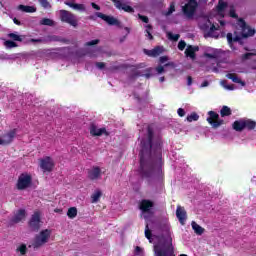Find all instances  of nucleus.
I'll list each match as a JSON object with an SVG mask.
<instances>
[{"mask_svg": "<svg viewBox=\"0 0 256 256\" xmlns=\"http://www.w3.org/2000/svg\"><path fill=\"white\" fill-rule=\"evenodd\" d=\"M140 175L144 179H163V138L155 136L149 125L140 142Z\"/></svg>", "mask_w": 256, "mask_h": 256, "instance_id": "obj_1", "label": "nucleus"}, {"mask_svg": "<svg viewBox=\"0 0 256 256\" xmlns=\"http://www.w3.org/2000/svg\"><path fill=\"white\" fill-rule=\"evenodd\" d=\"M236 25L240 29L241 34L240 36L235 35V37H233L232 33H228L226 37L229 45H233V43H241L242 39L253 37L256 33L255 28H251L249 25H247V22H245V19L243 18H238Z\"/></svg>", "mask_w": 256, "mask_h": 256, "instance_id": "obj_2", "label": "nucleus"}, {"mask_svg": "<svg viewBox=\"0 0 256 256\" xmlns=\"http://www.w3.org/2000/svg\"><path fill=\"white\" fill-rule=\"evenodd\" d=\"M154 253L155 256H176L171 238L160 240L159 243L154 245ZM180 256H187V254H180Z\"/></svg>", "mask_w": 256, "mask_h": 256, "instance_id": "obj_3", "label": "nucleus"}, {"mask_svg": "<svg viewBox=\"0 0 256 256\" xmlns=\"http://www.w3.org/2000/svg\"><path fill=\"white\" fill-rule=\"evenodd\" d=\"M49 239H51V230H42L39 234L34 236V239L32 240L31 244L28 245V248L31 249L32 247L34 251H37L44 245H47V243H49Z\"/></svg>", "mask_w": 256, "mask_h": 256, "instance_id": "obj_4", "label": "nucleus"}, {"mask_svg": "<svg viewBox=\"0 0 256 256\" xmlns=\"http://www.w3.org/2000/svg\"><path fill=\"white\" fill-rule=\"evenodd\" d=\"M255 127L256 122L254 120L245 118L236 120L232 124V128L234 129V131H237L238 133H241V131H244L245 129H247L248 131H253Z\"/></svg>", "mask_w": 256, "mask_h": 256, "instance_id": "obj_5", "label": "nucleus"}, {"mask_svg": "<svg viewBox=\"0 0 256 256\" xmlns=\"http://www.w3.org/2000/svg\"><path fill=\"white\" fill-rule=\"evenodd\" d=\"M59 15L60 21H62V23H67L71 27H74V29L79 26V20L77 19V16L72 12L68 10H60Z\"/></svg>", "mask_w": 256, "mask_h": 256, "instance_id": "obj_6", "label": "nucleus"}, {"mask_svg": "<svg viewBox=\"0 0 256 256\" xmlns=\"http://www.w3.org/2000/svg\"><path fill=\"white\" fill-rule=\"evenodd\" d=\"M31 183H33V177H31L30 174L22 173L18 177L16 189H18V191H25V189L31 187Z\"/></svg>", "mask_w": 256, "mask_h": 256, "instance_id": "obj_7", "label": "nucleus"}, {"mask_svg": "<svg viewBox=\"0 0 256 256\" xmlns=\"http://www.w3.org/2000/svg\"><path fill=\"white\" fill-rule=\"evenodd\" d=\"M197 7H199L197 0H188V2L182 6V13L187 17V19H193L195 11H197Z\"/></svg>", "mask_w": 256, "mask_h": 256, "instance_id": "obj_8", "label": "nucleus"}, {"mask_svg": "<svg viewBox=\"0 0 256 256\" xmlns=\"http://www.w3.org/2000/svg\"><path fill=\"white\" fill-rule=\"evenodd\" d=\"M28 227L30 231L37 233L41 229V212L35 211L30 220L28 221Z\"/></svg>", "mask_w": 256, "mask_h": 256, "instance_id": "obj_9", "label": "nucleus"}, {"mask_svg": "<svg viewBox=\"0 0 256 256\" xmlns=\"http://www.w3.org/2000/svg\"><path fill=\"white\" fill-rule=\"evenodd\" d=\"M209 117L207 118V121L209 125H211L212 129H219L221 125H225V120L220 119L219 115L215 111H209L208 112Z\"/></svg>", "mask_w": 256, "mask_h": 256, "instance_id": "obj_10", "label": "nucleus"}, {"mask_svg": "<svg viewBox=\"0 0 256 256\" xmlns=\"http://www.w3.org/2000/svg\"><path fill=\"white\" fill-rule=\"evenodd\" d=\"M25 217H27V211H25V209H19L9 220L8 225L13 227V225H17L18 223H21V221H25Z\"/></svg>", "mask_w": 256, "mask_h": 256, "instance_id": "obj_11", "label": "nucleus"}, {"mask_svg": "<svg viewBox=\"0 0 256 256\" xmlns=\"http://www.w3.org/2000/svg\"><path fill=\"white\" fill-rule=\"evenodd\" d=\"M54 167L55 162H53V159L50 156H46L40 160V169H42L43 173H51Z\"/></svg>", "mask_w": 256, "mask_h": 256, "instance_id": "obj_12", "label": "nucleus"}, {"mask_svg": "<svg viewBox=\"0 0 256 256\" xmlns=\"http://www.w3.org/2000/svg\"><path fill=\"white\" fill-rule=\"evenodd\" d=\"M90 135H92V137H101V135L109 136V132H107L106 128H97V125H95V123H91Z\"/></svg>", "mask_w": 256, "mask_h": 256, "instance_id": "obj_13", "label": "nucleus"}, {"mask_svg": "<svg viewBox=\"0 0 256 256\" xmlns=\"http://www.w3.org/2000/svg\"><path fill=\"white\" fill-rule=\"evenodd\" d=\"M96 17H99V19H102L103 21H105L109 25H116V26L120 25L119 20H117V18H115L113 16H108V15H105L101 12H96Z\"/></svg>", "mask_w": 256, "mask_h": 256, "instance_id": "obj_14", "label": "nucleus"}, {"mask_svg": "<svg viewBox=\"0 0 256 256\" xmlns=\"http://www.w3.org/2000/svg\"><path fill=\"white\" fill-rule=\"evenodd\" d=\"M116 9H119L120 11H125V13H135V9H133V7L121 2V0H111Z\"/></svg>", "mask_w": 256, "mask_h": 256, "instance_id": "obj_15", "label": "nucleus"}, {"mask_svg": "<svg viewBox=\"0 0 256 256\" xmlns=\"http://www.w3.org/2000/svg\"><path fill=\"white\" fill-rule=\"evenodd\" d=\"M15 137H17V129L15 128L3 134L2 139L4 140V145H11Z\"/></svg>", "mask_w": 256, "mask_h": 256, "instance_id": "obj_16", "label": "nucleus"}, {"mask_svg": "<svg viewBox=\"0 0 256 256\" xmlns=\"http://www.w3.org/2000/svg\"><path fill=\"white\" fill-rule=\"evenodd\" d=\"M101 177V168L99 166H94L88 171V179L90 181H97Z\"/></svg>", "mask_w": 256, "mask_h": 256, "instance_id": "obj_17", "label": "nucleus"}, {"mask_svg": "<svg viewBox=\"0 0 256 256\" xmlns=\"http://www.w3.org/2000/svg\"><path fill=\"white\" fill-rule=\"evenodd\" d=\"M197 51H199V46L188 45L184 53L186 57L195 60L197 58Z\"/></svg>", "mask_w": 256, "mask_h": 256, "instance_id": "obj_18", "label": "nucleus"}, {"mask_svg": "<svg viewBox=\"0 0 256 256\" xmlns=\"http://www.w3.org/2000/svg\"><path fill=\"white\" fill-rule=\"evenodd\" d=\"M176 217L179 223L185 225V221H187V211H185V208L178 206L176 209Z\"/></svg>", "mask_w": 256, "mask_h": 256, "instance_id": "obj_19", "label": "nucleus"}, {"mask_svg": "<svg viewBox=\"0 0 256 256\" xmlns=\"http://www.w3.org/2000/svg\"><path fill=\"white\" fill-rule=\"evenodd\" d=\"M153 205H154V204H153V201L144 199V200H142V201L140 202L139 209H140V211H142L143 213H149V211H151Z\"/></svg>", "mask_w": 256, "mask_h": 256, "instance_id": "obj_20", "label": "nucleus"}, {"mask_svg": "<svg viewBox=\"0 0 256 256\" xmlns=\"http://www.w3.org/2000/svg\"><path fill=\"white\" fill-rule=\"evenodd\" d=\"M209 25L210 29H209ZM203 29H209L208 33L206 35H204V37H213V33H215V31H219V24L215 25L211 23V20H208V24H204L203 25Z\"/></svg>", "mask_w": 256, "mask_h": 256, "instance_id": "obj_21", "label": "nucleus"}, {"mask_svg": "<svg viewBox=\"0 0 256 256\" xmlns=\"http://www.w3.org/2000/svg\"><path fill=\"white\" fill-rule=\"evenodd\" d=\"M145 55H148V57H159L160 54L163 53V48L161 46H156L152 50L144 49Z\"/></svg>", "mask_w": 256, "mask_h": 256, "instance_id": "obj_22", "label": "nucleus"}, {"mask_svg": "<svg viewBox=\"0 0 256 256\" xmlns=\"http://www.w3.org/2000/svg\"><path fill=\"white\" fill-rule=\"evenodd\" d=\"M229 7V4L223 0L218 1V5L216 6V10L218 15H221L223 17V13H225V9Z\"/></svg>", "mask_w": 256, "mask_h": 256, "instance_id": "obj_23", "label": "nucleus"}, {"mask_svg": "<svg viewBox=\"0 0 256 256\" xmlns=\"http://www.w3.org/2000/svg\"><path fill=\"white\" fill-rule=\"evenodd\" d=\"M226 77H227V79H230L231 81H233V83H238L242 87H245V81L241 80V78H239V76H237V74H235V73H228L226 75Z\"/></svg>", "mask_w": 256, "mask_h": 256, "instance_id": "obj_24", "label": "nucleus"}, {"mask_svg": "<svg viewBox=\"0 0 256 256\" xmlns=\"http://www.w3.org/2000/svg\"><path fill=\"white\" fill-rule=\"evenodd\" d=\"M19 11H23L24 13H36L37 8L35 6H25L23 4H20L18 6Z\"/></svg>", "mask_w": 256, "mask_h": 256, "instance_id": "obj_25", "label": "nucleus"}, {"mask_svg": "<svg viewBox=\"0 0 256 256\" xmlns=\"http://www.w3.org/2000/svg\"><path fill=\"white\" fill-rule=\"evenodd\" d=\"M191 225L196 235H202L203 233H205V228L201 227L199 224H197V222L192 221Z\"/></svg>", "mask_w": 256, "mask_h": 256, "instance_id": "obj_26", "label": "nucleus"}, {"mask_svg": "<svg viewBox=\"0 0 256 256\" xmlns=\"http://www.w3.org/2000/svg\"><path fill=\"white\" fill-rule=\"evenodd\" d=\"M64 3L65 5H67L68 7H71L72 9H75L76 11H85V5L83 4H75L69 1H66Z\"/></svg>", "mask_w": 256, "mask_h": 256, "instance_id": "obj_27", "label": "nucleus"}, {"mask_svg": "<svg viewBox=\"0 0 256 256\" xmlns=\"http://www.w3.org/2000/svg\"><path fill=\"white\" fill-rule=\"evenodd\" d=\"M165 67H175V62H168L166 64H164V66H157L156 67V72L158 73V75H161V73H165Z\"/></svg>", "mask_w": 256, "mask_h": 256, "instance_id": "obj_28", "label": "nucleus"}, {"mask_svg": "<svg viewBox=\"0 0 256 256\" xmlns=\"http://www.w3.org/2000/svg\"><path fill=\"white\" fill-rule=\"evenodd\" d=\"M220 115L221 117H230V115H232L231 108H229V106H223L220 110Z\"/></svg>", "mask_w": 256, "mask_h": 256, "instance_id": "obj_29", "label": "nucleus"}, {"mask_svg": "<svg viewBox=\"0 0 256 256\" xmlns=\"http://www.w3.org/2000/svg\"><path fill=\"white\" fill-rule=\"evenodd\" d=\"M103 195V193L100 190L95 191L92 195H91V203H98L99 199H101V196Z\"/></svg>", "mask_w": 256, "mask_h": 256, "instance_id": "obj_30", "label": "nucleus"}, {"mask_svg": "<svg viewBox=\"0 0 256 256\" xmlns=\"http://www.w3.org/2000/svg\"><path fill=\"white\" fill-rule=\"evenodd\" d=\"M40 25H46L47 27H54L55 21L51 20L50 18H43L40 20Z\"/></svg>", "mask_w": 256, "mask_h": 256, "instance_id": "obj_31", "label": "nucleus"}, {"mask_svg": "<svg viewBox=\"0 0 256 256\" xmlns=\"http://www.w3.org/2000/svg\"><path fill=\"white\" fill-rule=\"evenodd\" d=\"M60 41L59 36L56 35H48L44 38V43H53Z\"/></svg>", "mask_w": 256, "mask_h": 256, "instance_id": "obj_32", "label": "nucleus"}, {"mask_svg": "<svg viewBox=\"0 0 256 256\" xmlns=\"http://www.w3.org/2000/svg\"><path fill=\"white\" fill-rule=\"evenodd\" d=\"M67 216L69 217V219H75V217H77V208L70 207L67 211Z\"/></svg>", "mask_w": 256, "mask_h": 256, "instance_id": "obj_33", "label": "nucleus"}, {"mask_svg": "<svg viewBox=\"0 0 256 256\" xmlns=\"http://www.w3.org/2000/svg\"><path fill=\"white\" fill-rule=\"evenodd\" d=\"M151 31H153V26L151 24L146 25V37H148L150 41H153V34H151Z\"/></svg>", "mask_w": 256, "mask_h": 256, "instance_id": "obj_34", "label": "nucleus"}, {"mask_svg": "<svg viewBox=\"0 0 256 256\" xmlns=\"http://www.w3.org/2000/svg\"><path fill=\"white\" fill-rule=\"evenodd\" d=\"M186 119L189 123H193V121H199V115L196 112H193L188 115Z\"/></svg>", "mask_w": 256, "mask_h": 256, "instance_id": "obj_35", "label": "nucleus"}, {"mask_svg": "<svg viewBox=\"0 0 256 256\" xmlns=\"http://www.w3.org/2000/svg\"><path fill=\"white\" fill-rule=\"evenodd\" d=\"M4 45H5V47H7V49H13V48L17 47V43L13 40H6L4 42Z\"/></svg>", "mask_w": 256, "mask_h": 256, "instance_id": "obj_36", "label": "nucleus"}, {"mask_svg": "<svg viewBox=\"0 0 256 256\" xmlns=\"http://www.w3.org/2000/svg\"><path fill=\"white\" fill-rule=\"evenodd\" d=\"M38 3L43 7V9H51V3H49L47 0H37Z\"/></svg>", "mask_w": 256, "mask_h": 256, "instance_id": "obj_37", "label": "nucleus"}, {"mask_svg": "<svg viewBox=\"0 0 256 256\" xmlns=\"http://www.w3.org/2000/svg\"><path fill=\"white\" fill-rule=\"evenodd\" d=\"M8 37H9L10 39H12V41H19V42L23 41V38H21L20 35L15 34V33H10V34H8Z\"/></svg>", "mask_w": 256, "mask_h": 256, "instance_id": "obj_38", "label": "nucleus"}, {"mask_svg": "<svg viewBox=\"0 0 256 256\" xmlns=\"http://www.w3.org/2000/svg\"><path fill=\"white\" fill-rule=\"evenodd\" d=\"M17 251H19L20 255H27V245L26 244H21L17 248Z\"/></svg>", "mask_w": 256, "mask_h": 256, "instance_id": "obj_39", "label": "nucleus"}, {"mask_svg": "<svg viewBox=\"0 0 256 256\" xmlns=\"http://www.w3.org/2000/svg\"><path fill=\"white\" fill-rule=\"evenodd\" d=\"M172 13H175V2L170 3L166 16L172 15Z\"/></svg>", "mask_w": 256, "mask_h": 256, "instance_id": "obj_40", "label": "nucleus"}, {"mask_svg": "<svg viewBox=\"0 0 256 256\" xmlns=\"http://www.w3.org/2000/svg\"><path fill=\"white\" fill-rule=\"evenodd\" d=\"M145 237L146 239H149V240H151V237H153V233L149 229V224H147L145 227Z\"/></svg>", "mask_w": 256, "mask_h": 256, "instance_id": "obj_41", "label": "nucleus"}, {"mask_svg": "<svg viewBox=\"0 0 256 256\" xmlns=\"http://www.w3.org/2000/svg\"><path fill=\"white\" fill-rule=\"evenodd\" d=\"M179 37H181V35L168 33V39H170V41H179Z\"/></svg>", "mask_w": 256, "mask_h": 256, "instance_id": "obj_42", "label": "nucleus"}, {"mask_svg": "<svg viewBox=\"0 0 256 256\" xmlns=\"http://www.w3.org/2000/svg\"><path fill=\"white\" fill-rule=\"evenodd\" d=\"M256 53L255 52H247L243 54L242 59L244 61H247V59H251V57H255Z\"/></svg>", "mask_w": 256, "mask_h": 256, "instance_id": "obj_43", "label": "nucleus"}, {"mask_svg": "<svg viewBox=\"0 0 256 256\" xmlns=\"http://www.w3.org/2000/svg\"><path fill=\"white\" fill-rule=\"evenodd\" d=\"M229 15H230V17H232V19H239V15H237V12L235 11V8L230 9Z\"/></svg>", "mask_w": 256, "mask_h": 256, "instance_id": "obj_44", "label": "nucleus"}, {"mask_svg": "<svg viewBox=\"0 0 256 256\" xmlns=\"http://www.w3.org/2000/svg\"><path fill=\"white\" fill-rule=\"evenodd\" d=\"M185 47H187V43H186L184 40H181V41L178 43V49H179V51H184V50H185Z\"/></svg>", "mask_w": 256, "mask_h": 256, "instance_id": "obj_45", "label": "nucleus"}, {"mask_svg": "<svg viewBox=\"0 0 256 256\" xmlns=\"http://www.w3.org/2000/svg\"><path fill=\"white\" fill-rule=\"evenodd\" d=\"M99 43V39H95V40H92V41H89V42H86V47H93V45H98Z\"/></svg>", "mask_w": 256, "mask_h": 256, "instance_id": "obj_46", "label": "nucleus"}, {"mask_svg": "<svg viewBox=\"0 0 256 256\" xmlns=\"http://www.w3.org/2000/svg\"><path fill=\"white\" fill-rule=\"evenodd\" d=\"M30 43H45V39H43V38H38V39L32 38V39H30Z\"/></svg>", "mask_w": 256, "mask_h": 256, "instance_id": "obj_47", "label": "nucleus"}, {"mask_svg": "<svg viewBox=\"0 0 256 256\" xmlns=\"http://www.w3.org/2000/svg\"><path fill=\"white\" fill-rule=\"evenodd\" d=\"M138 17H139V19H141V21H142L143 23H149V17L143 16V15H141V14H138Z\"/></svg>", "mask_w": 256, "mask_h": 256, "instance_id": "obj_48", "label": "nucleus"}, {"mask_svg": "<svg viewBox=\"0 0 256 256\" xmlns=\"http://www.w3.org/2000/svg\"><path fill=\"white\" fill-rule=\"evenodd\" d=\"M159 61H160V63H167V61H169V56H161L160 58H159Z\"/></svg>", "mask_w": 256, "mask_h": 256, "instance_id": "obj_49", "label": "nucleus"}, {"mask_svg": "<svg viewBox=\"0 0 256 256\" xmlns=\"http://www.w3.org/2000/svg\"><path fill=\"white\" fill-rule=\"evenodd\" d=\"M177 113H178L179 117H185V109L179 108L177 110Z\"/></svg>", "mask_w": 256, "mask_h": 256, "instance_id": "obj_50", "label": "nucleus"}, {"mask_svg": "<svg viewBox=\"0 0 256 256\" xmlns=\"http://www.w3.org/2000/svg\"><path fill=\"white\" fill-rule=\"evenodd\" d=\"M96 67L99 69H105V62H96Z\"/></svg>", "mask_w": 256, "mask_h": 256, "instance_id": "obj_51", "label": "nucleus"}, {"mask_svg": "<svg viewBox=\"0 0 256 256\" xmlns=\"http://www.w3.org/2000/svg\"><path fill=\"white\" fill-rule=\"evenodd\" d=\"M205 57H207L208 59H217V56L215 54H211V53H206Z\"/></svg>", "mask_w": 256, "mask_h": 256, "instance_id": "obj_52", "label": "nucleus"}, {"mask_svg": "<svg viewBox=\"0 0 256 256\" xmlns=\"http://www.w3.org/2000/svg\"><path fill=\"white\" fill-rule=\"evenodd\" d=\"M91 6L93 7V9H95L96 11H101V7L97 4H95V2L91 3Z\"/></svg>", "mask_w": 256, "mask_h": 256, "instance_id": "obj_53", "label": "nucleus"}, {"mask_svg": "<svg viewBox=\"0 0 256 256\" xmlns=\"http://www.w3.org/2000/svg\"><path fill=\"white\" fill-rule=\"evenodd\" d=\"M187 85L190 87V85H193V78L191 76L187 77Z\"/></svg>", "mask_w": 256, "mask_h": 256, "instance_id": "obj_54", "label": "nucleus"}, {"mask_svg": "<svg viewBox=\"0 0 256 256\" xmlns=\"http://www.w3.org/2000/svg\"><path fill=\"white\" fill-rule=\"evenodd\" d=\"M225 88L228 89V91H233L235 89V85H226Z\"/></svg>", "mask_w": 256, "mask_h": 256, "instance_id": "obj_55", "label": "nucleus"}, {"mask_svg": "<svg viewBox=\"0 0 256 256\" xmlns=\"http://www.w3.org/2000/svg\"><path fill=\"white\" fill-rule=\"evenodd\" d=\"M121 69V66H112L110 67V71H119Z\"/></svg>", "mask_w": 256, "mask_h": 256, "instance_id": "obj_56", "label": "nucleus"}, {"mask_svg": "<svg viewBox=\"0 0 256 256\" xmlns=\"http://www.w3.org/2000/svg\"><path fill=\"white\" fill-rule=\"evenodd\" d=\"M141 251H142L141 247L136 246V248H135V254H136V255H139V253H141Z\"/></svg>", "mask_w": 256, "mask_h": 256, "instance_id": "obj_57", "label": "nucleus"}, {"mask_svg": "<svg viewBox=\"0 0 256 256\" xmlns=\"http://www.w3.org/2000/svg\"><path fill=\"white\" fill-rule=\"evenodd\" d=\"M13 22L15 23V25H21V21H19V19L14 18Z\"/></svg>", "mask_w": 256, "mask_h": 256, "instance_id": "obj_58", "label": "nucleus"}, {"mask_svg": "<svg viewBox=\"0 0 256 256\" xmlns=\"http://www.w3.org/2000/svg\"><path fill=\"white\" fill-rule=\"evenodd\" d=\"M201 87H209V82L208 81H204L202 83Z\"/></svg>", "mask_w": 256, "mask_h": 256, "instance_id": "obj_59", "label": "nucleus"}, {"mask_svg": "<svg viewBox=\"0 0 256 256\" xmlns=\"http://www.w3.org/2000/svg\"><path fill=\"white\" fill-rule=\"evenodd\" d=\"M54 212H55V213H63V210H62V209H59V208H56V209L54 210Z\"/></svg>", "mask_w": 256, "mask_h": 256, "instance_id": "obj_60", "label": "nucleus"}, {"mask_svg": "<svg viewBox=\"0 0 256 256\" xmlns=\"http://www.w3.org/2000/svg\"><path fill=\"white\" fill-rule=\"evenodd\" d=\"M219 23H220L221 27H224V25H225V21L220 20V21H219Z\"/></svg>", "mask_w": 256, "mask_h": 256, "instance_id": "obj_61", "label": "nucleus"}, {"mask_svg": "<svg viewBox=\"0 0 256 256\" xmlns=\"http://www.w3.org/2000/svg\"><path fill=\"white\" fill-rule=\"evenodd\" d=\"M159 81H160V83H163V81H165V77H160Z\"/></svg>", "mask_w": 256, "mask_h": 256, "instance_id": "obj_62", "label": "nucleus"}, {"mask_svg": "<svg viewBox=\"0 0 256 256\" xmlns=\"http://www.w3.org/2000/svg\"><path fill=\"white\" fill-rule=\"evenodd\" d=\"M0 145H5V141L0 138Z\"/></svg>", "mask_w": 256, "mask_h": 256, "instance_id": "obj_63", "label": "nucleus"}, {"mask_svg": "<svg viewBox=\"0 0 256 256\" xmlns=\"http://www.w3.org/2000/svg\"><path fill=\"white\" fill-rule=\"evenodd\" d=\"M147 79H149V77H151V74H146Z\"/></svg>", "mask_w": 256, "mask_h": 256, "instance_id": "obj_64", "label": "nucleus"}]
</instances>
